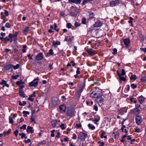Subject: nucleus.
I'll return each instance as SVG.
<instances>
[{
	"mask_svg": "<svg viewBox=\"0 0 146 146\" xmlns=\"http://www.w3.org/2000/svg\"><path fill=\"white\" fill-rule=\"evenodd\" d=\"M103 94L101 91H94L90 94V96L92 98H97L103 96Z\"/></svg>",
	"mask_w": 146,
	"mask_h": 146,
	"instance_id": "obj_1",
	"label": "nucleus"
},
{
	"mask_svg": "<svg viewBox=\"0 0 146 146\" xmlns=\"http://www.w3.org/2000/svg\"><path fill=\"white\" fill-rule=\"evenodd\" d=\"M74 110L73 109L69 108L67 111L66 115L72 117L74 115Z\"/></svg>",
	"mask_w": 146,
	"mask_h": 146,
	"instance_id": "obj_2",
	"label": "nucleus"
},
{
	"mask_svg": "<svg viewBox=\"0 0 146 146\" xmlns=\"http://www.w3.org/2000/svg\"><path fill=\"white\" fill-rule=\"evenodd\" d=\"M135 122L137 125H139L141 124L142 121V117L139 115H137L136 116Z\"/></svg>",
	"mask_w": 146,
	"mask_h": 146,
	"instance_id": "obj_3",
	"label": "nucleus"
},
{
	"mask_svg": "<svg viewBox=\"0 0 146 146\" xmlns=\"http://www.w3.org/2000/svg\"><path fill=\"white\" fill-rule=\"evenodd\" d=\"M38 79V78L36 79H35L32 82H30L29 83V86H33L34 87H36L38 84V81L37 80Z\"/></svg>",
	"mask_w": 146,
	"mask_h": 146,
	"instance_id": "obj_4",
	"label": "nucleus"
},
{
	"mask_svg": "<svg viewBox=\"0 0 146 146\" xmlns=\"http://www.w3.org/2000/svg\"><path fill=\"white\" fill-rule=\"evenodd\" d=\"M87 136V134L84 133H80L78 136V138L82 141H84L85 139L86 138Z\"/></svg>",
	"mask_w": 146,
	"mask_h": 146,
	"instance_id": "obj_5",
	"label": "nucleus"
},
{
	"mask_svg": "<svg viewBox=\"0 0 146 146\" xmlns=\"http://www.w3.org/2000/svg\"><path fill=\"white\" fill-rule=\"evenodd\" d=\"M86 51L91 56L95 55L96 53V51L91 48L88 49Z\"/></svg>",
	"mask_w": 146,
	"mask_h": 146,
	"instance_id": "obj_6",
	"label": "nucleus"
},
{
	"mask_svg": "<svg viewBox=\"0 0 146 146\" xmlns=\"http://www.w3.org/2000/svg\"><path fill=\"white\" fill-rule=\"evenodd\" d=\"M127 108L126 107L121 108L118 110V112L119 114L123 115L124 113L127 112Z\"/></svg>",
	"mask_w": 146,
	"mask_h": 146,
	"instance_id": "obj_7",
	"label": "nucleus"
},
{
	"mask_svg": "<svg viewBox=\"0 0 146 146\" xmlns=\"http://www.w3.org/2000/svg\"><path fill=\"white\" fill-rule=\"evenodd\" d=\"M43 58V55L42 53H40L35 57V59L37 60H42Z\"/></svg>",
	"mask_w": 146,
	"mask_h": 146,
	"instance_id": "obj_8",
	"label": "nucleus"
},
{
	"mask_svg": "<svg viewBox=\"0 0 146 146\" xmlns=\"http://www.w3.org/2000/svg\"><path fill=\"white\" fill-rule=\"evenodd\" d=\"M66 106L65 105L63 104L60 105L59 107V109L61 113H63L65 112Z\"/></svg>",
	"mask_w": 146,
	"mask_h": 146,
	"instance_id": "obj_9",
	"label": "nucleus"
},
{
	"mask_svg": "<svg viewBox=\"0 0 146 146\" xmlns=\"http://www.w3.org/2000/svg\"><path fill=\"white\" fill-rule=\"evenodd\" d=\"M104 98L101 96L100 97L96 98V101L100 105H102L104 102Z\"/></svg>",
	"mask_w": 146,
	"mask_h": 146,
	"instance_id": "obj_10",
	"label": "nucleus"
},
{
	"mask_svg": "<svg viewBox=\"0 0 146 146\" xmlns=\"http://www.w3.org/2000/svg\"><path fill=\"white\" fill-rule=\"evenodd\" d=\"M131 113L135 115L139 114L140 112V110L137 108H135L131 110Z\"/></svg>",
	"mask_w": 146,
	"mask_h": 146,
	"instance_id": "obj_11",
	"label": "nucleus"
},
{
	"mask_svg": "<svg viewBox=\"0 0 146 146\" xmlns=\"http://www.w3.org/2000/svg\"><path fill=\"white\" fill-rule=\"evenodd\" d=\"M119 3L118 1L115 0V1H111L110 2V6L111 7H113L117 5Z\"/></svg>",
	"mask_w": 146,
	"mask_h": 146,
	"instance_id": "obj_12",
	"label": "nucleus"
},
{
	"mask_svg": "<svg viewBox=\"0 0 146 146\" xmlns=\"http://www.w3.org/2000/svg\"><path fill=\"white\" fill-rule=\"evenodd\" d=\"M33 128L32 127L29 126H28L27 127V133H33L34 132V130L33 129Z\"/></svg>",
	"mask_w": 146,
	"mask_h": 146,
	"instance_id": "obj_13",
	"label": "nucleus"
},
{
	"mask_svg": "<svg viewBox=\"0 0 146 146\" xmlns=\"http://www.w3.org/2000/svg\"><path fill=\"white\" fill-rule=\"evenodd\" d=\"M57 120H53L51 121V124L52 127L53 128H55L56 127V125L57 124Z\"/></svg>",
	"mask_w": 146,
	"mask_h": 146,
	"instance_id": "obj_14",
	"label": "nucleus"
},
{
	"mask_svg": "<svg viewBox=\"0 0 146 146\" xmlns=\"http://www.w3.org/2000/svg\"><path fill=\"white\" fill-rule=\"evenodd\" d=\"M102 23L100 21H97L93 25L94 27H98L101 26Z\"/></svg>",
	"mask_w": 146,
	"mask_h": 146,
	"instance_id": "obj_15",
	"label": "nucleus"
},
{
	"mask_svg": "<svg viewBox=\"0 0 146 146\" xmlns=\"http://www.w3.org/2000/svg\"><path fill=\"white\" fill-rule=\"evenodd\" d=\"M68 2L76 4H79L81 3V0H68Z\"/></svg>",
	"mask_w": 146,
	"mask_h": 146,
	"instance_id": "obj_16",
	"label": "nucleus"
},
{
	"mask_svg": "<svg viewBox=\"0 0 146 146\" xmlns=\"http://www.w3.org/2000/svg\"><path fill=\"white\" fill-rule=\"evenodd\" d=\"M83 88L84 87L83 86L78 87L77 89V93L78 94H80L83 90Z\"/></svg>",
	"mask_w": 146,
	"mask_h": 146,
	"instance_id": "obj_17",
	"label": "nucleus"
},
{
	"mask_svg": "<svg viewBox=\"0 0 146 146\" xmlns=\"http://www.w3.org/2000/svg\"><path fill=\"white\" fill-rule=\"evenodd\" d=\"M123 42L127 46L130 43V40L129 38H125L123 40Z\"/></svg>",
	"mask_w": 146,
	"mask_h": 146,
	"instance_id": "obj_18",
	"label": "nucleus"
},
{
	"mask_svg": "<svg viewBox=\"0 0 146 146\" xmlns=\"http://www.w3.org/2000/svg\"><path fill=\"white\" fill-rule=\"evenodd\" d=\"M13 64H9L7 65V66H5L4 67V69L5 70H10L11 69H12Z\"/></svg>",
	"mask_w": 146,
	"mask_h": 146,
	"instance_id": "obj_19",
	"label": "nucleus"
},
{
	"mask_svg": "<svg viewBox=\"0 0 146 146\" xmlns=\"http://www.w3.org/2000/svg\"><path fill=\"white\" fill-rule=\"evenodd\" d=\"M60 42L59 41H57L55 42V41H53L52 42V45L55 47H57V45H60Z\"/></svg>",
	"mask_w": 146,
	"mask_h": 146,
	"instance_id": "obj_20",
	"label": "nucleus"
},
{
	"mask_svg": "<svg viewBox=\"0 0 146 146\" xmlns=\"http://www.w3.org/2000/svg\"><path fill=\"white\" fill-rule=\"evenodd\" d=\"M0 84L1 85H5V86L8 88L9 86V84H7L6 81L4 80H2V82L0 83Z\"/></svg>",
	"mask_w": 146,
	"mask_h": 146,
	"instance_id": "obj_21",
	"label": "nucleus"
},
{
	"mask_svg": "<svg viewBox=\"0 0 146 146\" xmlns=\"http://www.w3.org/2000/svg\"><path fill=\"white\" fill-rule=\"evenodd\" d=\"M29 27H26L23 30V33H24L26 35L28 33V31H29Z\"/></svg>",
	"mask_w": 146,
	"mask_h": 146,
	"instance_id": "obj_22",
	"label": "nucleus"
},
{
	"mask_svg": "<svg viewBox=\"0 0 146 146\" xmlns=\"http://www.w3.org/2000/svg\"><path fill=\"white\" fill-rule=\"evenodd\" d=\"M0 39L2 41H9L10 40L9 38L6 37L5 38H4L3 37H0Z\"/></svg>",
	"mask_w": 146,
	"mask_h": 146,
	"instance_id": "obj_23",
	"label": "nucleus"
},
{
	"mask_svg": "<svg viewBox=\"0 0 146 146\" xmlns=\"http://www.w3.org/2000/svg\"><path fill=\"white\" fill-rule=\"evenodd\" d=\"M19 95L23 97H25L24 93V92L22 90H19Z\"/></svg>",
	"mask_w": 146,
	"mask_h": 146,
	"instance_id": "obj_24",
	"label": "nucleus"
},
{
	"mask_svg": "<svg viewBox=\"0 0 146 146\" xmlns=\"http://www.w3.org/2000/svg\"><path fill=\"white\" fill-rule=\"evenodd\" d=\"M138 100L140 102V103L142 104L144 100V98L142 96H140L138 98Z\"/></svg>",
	"mask_w": 146,
	"mask_h": 146,
	"instance_id": "obj_25",
	"label": "nucleus"
},
{
	"mask_svg": "<svg viewBox=\"0 0 146 146\" xmlns=\"http://www.w3.org/2000/svg\"><path fill=\"white\" fill-rule=\"evenodd\" d=\"M88 126L92 130H94L95 129V127L91 124H89Z\"/></svg>",
	"mask_w": 146,
	"mask_h": 146,
	"instance_id": "obj_26",
	"label": "nucleus"
},
{
	"mask_svg": "<svg viewBox=\"0 0 146 146\" xmlns=\"http://www.w3.org/2000/svg\"><path fill=\"white\" fill-rule=\"evenodd\" d=\"M26 104V102L25 101H23V103H22V102L20 101H19V105L21 106H24Z\"/></svg>",
	"mask_w": 146,
	"mask_h": 146,
	"instance_id": "obj_27",
	"label": "nucleus"
},
{
	"mask_svg": "<svg viewBox=\"0 0 146 146\" xmlns=\"http://www.w3.org/2000/svg\"><path fill=\"white\" fill-rule=\"evenodd\" d=\"M120 75V76H119V80L120 81H124L126 80V78L122 77Z\"/></svg>",
	"mask_w": 146,
	"mask_h": 146,
	"instance_id": "obj_28",
	"label": "nucleus"
},
{
	"mask_svg": "<svg viewBox=\"0 0 146 146\" xmlns=\"http://www.w3.org/2000/svg\"><path fill=\"white\" fill-rule=\"evenodd\" d=\"M19 66V64H17L16 66H14L13 65L12 67L14 70L18 69Z\"/></svg>",
	"mask_w": 146,
	"mask_h": 146,
	"instance_id": "obj_29",
	"label": "nucleus"
},
{
	"mask_svg": "<svg viewBox=\"0 0 146 146\" xmlns=\"http://www.w3.org/2000/svg\"><path fill=\"white\" fill-rule=\"evenodd\" d=\"M23 113L24 114V115L25 117H27V115H29L30 114V113L29 112L26 111H23Z\"/></svg>",
	"mask_w": 146,
	"mask_h": 146,
	"instance_id": "obj_30",
	"label": "nucleus"
},
{
	"mask_svg": "<svg viewBox=\"0 0 146 146\" xmlns=\"http://www.w3.org/2000/svg\"><path fill=\"white\" fill-rule=\"evenodd\" d=\"M141 81L142 82H146V76H144L143 77L141 78V79H140Z\"/></svg>",
	"mask_w": 146,
	"mask_h": 146,
	"instance_id": "obj_31",
	"label": "nucleus"
},
{
	"mask_svg": "<svg viewBox=\"0 0 146 146\" xmlns=\"http://www.w3.org/2000/svg\"><path fill=\"white\" fill-rule=\"evenodd\" d=\"M66 126V125L65 126L64 124L62 123L60 125V127L62 129L64 130L66 128V127H65V126Z\"/></svg>",
	"mask_w": 146,
	"mask_h": 146,
	"instance_id": "obj_32",
	"label": "nucleus"
},
{
	"mask_svg": "<svg viewBox=\"0 0 146 146\" xmlns=\"http://www.w3.org/2000/svg\"><path fill=\"white\" fill-rule=\"evenodd\" d=\"M11 25L10 24V23L8 22H7L6 23L5 25V26L7 28H9L11 27Z\"/></svg>",
	"mask_w": 146,
	"mask_h": 146,
	"instance_id": "obj_33",
	"label": "nucleus"
},
{
	"mask_svg": "<svg viewBox=\"0 0 146 146\" xmlns=\"http://www.w3.org/2000/svg\"><path fill=\"white\" fill-rule=\"evenodd\" d=\"M19 31H17L14 34H13V37L17 38V35H19Z\"/></svg>",
	"mask_w": 146,
	"mask_h": 146,
	"instance_id": "obj_34",
	"label": "nucleus"
},
{
	"mask_svg": "<svg viewBox=\"0 0 146 146\" xmlns=\"http://www.w3.org/2000/svg\"><path fill=\"white\" fill-rule=\"evenodd\" d=\"M19 75H17L16 76L13 75L12 76V78L13 79L16 80L17 78L19 77Z\"/></svg>",
	"mask_w": 146,
	"mask_h": 146,
	"instance_id": "obj_35",
	"label": "nucleus"
},
{
	"mask_svg": "<svg viewBox=\"0 0 146 146\" xmlns=\"http://www.w3.org/2000/svg\"><path fill=\"white\" fill-rule=\"evenodd\" d=\"M137 79V78L136 77L135 75H132L130 77V79H133L134 80H135Z\"/></svg>",
	"mask_w": 146,
	"mask_h": 146,
	"instance_id": "obj_36",
	"label": "nucleus"
},
{
	"mask_svg": "<svg viewBox=\"0 0 146 146\" xmlns=\"http://www.w3.org/2000/svg\"><path fill=\"white\" fill-rule=\"evenodd\" d=\"M89 17L92 19L94 18V14L93 13H90L89 14Z\"/></svg>",
	"mask_w": 146,
	"mask_h": 146,
	"instance_id": "obj_37",
	"label": "nucleus"
},
{
	"mask_svg": "<svg viewBox=\"0 0 146 146\" xmlns=\"http://www.w3.org/2000/svg\"><path fill=\"white\" fill-rule=\"evenodd\" d=\"M66 27L68 29H70L72 27V25L70 23H68L66 24Z\"/></svg>",
	"mask_w": 146,
	"mask_h": 146,
	"instance_id": "obj_38",
	"label": "nucleus"
},
{
	"mask_svg": "<svg viewBox=\"0 0 146 146\" xmlns=\"http://www.w3.org/2000/svg\"><path fill=\"white\" fill-rule=\"evenodd\" d=\"M26 127H27L26 125L25 124H24V125H23V126L20 127V129H23L24 130H25L26 129Z\"/></svg>",
	"mask_w": 146,
	"mask_h": 146,
	"instance_id": "obj_39",
	"label": "nucleus"
},
{
	"mask_svg": "<svg viewBox=\"0 0 146 146\" xmlns=\"http://www.w3.org/2000/svg\"><path fill=\"white\" fill-rule=\"evenodd\" d=\"M131 86L132 88L134 89L137 87V85L134 84H131Z\"/></svg>",
	"mask_w": 146,
	"mask_h": 146,
	"instance_id": "obj_40",
	"label": "nucleus"
},
{
	"mask_svg": "<svg viewBox=\"0 0 146 146\" xmlns=\"http://www.w3.org/2000/svg\"><path fill=\"white\" fill-rule=\"evenodd\" d=\"M9 122L10 123H13V121L12 119V118L11 117V116H9Z\"/></svg>",
	"mask_w": 146,
	"mask_h": 146,
	"instance_id": "obj_41",
	"label": "nucleus"
},
{
	"mask_svg": "<svg viewBox=\"0 0 146 146\" xmlns=\"http://www.w3.org/2000/svg\"><path fill=\"white\" fill-rule=\"evenodd\" d=\"M32 96L30 95L29 97L28 98V100H30L31 101L33 102L34 101V98H32Z\"/></svg>",
	"mask_w": 146,
	"mask_h": 146,
	"instance_id": "obj_42",
	"label": "nucleus"
},
{
	"mask_svg": "<svg viewBox=\"0 0 146 146\" xmlns=\"http://www.w3.org/2000/svg\"><path fill=\"white\" fill-rule=\"evenodd\" d=\"M86 19L85 18H83L82 19V24H86Z\"/></svg>",
	"mask_w": 146,
	"mask_h": 146,
	"instance_id": "obj_43",
	"label": "nucleus"
},
{
	"mask_svg": "<svg viewBox=\"0 0 146 146\" xmlns=\"http://www.w3.org/2000/svg\"><path fill=\"white\" fill-rule=\"evenodd\" d=\"M10 131L9 130H8V131H4L3 132V134L4 135H6V134H9L10 133Z\"/></svg>",
	"mask_w": 146,
	"mask_h": 146,
	"instance_id": "obj_44",
	"label": "nucleus"
},
{
	"mask_svg": "<svg viewBox=\"0 0 146 146\" xmlns=\"http://www.w3.org/2000/svg\"><path fill=\"white\" fill-rule=\"evenodd\" d=\"M80 68L79 67H78L77 68V70H76V74L77 75H78L80 73Z\"/></svg>",
	"mask_w": 146,
	"mask_h": 146,
	"instance_id": "obj_45",
	"label": "nucleus"
},
{
	"mask_svg": "<svg viewBox=\"0 0 146 146\" xmlns=\"http://www.w3.org/2000/svg\"><path fill=\"white\" fill-rule=\"evenodd\" d=\"M54 30H56L57 32H58L59 31V29H56V28L57 27V26L56 25V23H54Z\"/></svg>",
	"mask_w": 146,
	"mask_h": 146,
	"instance_id": "obj_46",
	"label": "nucleus"
},
{
	"mask_svg": "<svg viewBox=\"0 0 146 146\" xmlns=\"http://www.w3.org/2000/svg\"><path fill=\"white\" fill-rule=\"evenodd\" d=\"M125 74V70L124 69H122L121 70V76H123Z\"/></svg>",
	"mask_w": 146,
	"mask_h": 146,
	"instance_id": "obj_47",
	"label": "nucleus"
},
{
	"mask_svg": "<svg viewBox=\"0 0 146 146\" xmlns=\"http://www.w3.org/2000/svg\"><path fill=\"white\" fill-rule=\"evenodd\" d=\"M74 25L76 27H78L80 25V24L78 22H76L75 23Z\"/></svg>",
	"mask_w": 146,
	"mask_h": 146,
	"instance_id": "obj_48",
	"label": "nucleus"
},
{
	"mask_svg": "<svg viewBox=\"0 0 146 146\" xmlns=\"http://www.w3.org/2000/svg\"><path fill=\"white\" fill-rule=\"evenodd\" d=\"M98 143L100 144L99 145V146H103L104 145V143L103 142L98 141Z\"/></svg>",
	"mask_w": 146,
	"mask_h": 146,
	"instance_id": "obj_49",
	"label": "nucleus"
},
{
	"mask_svg": "<svg viewBox=\"0 0 146 146\" xmlns=\"http://www.w3.org/2000/svg\"><path fill=\"white\" fill-rule=\"evenodd\" d=\"M113 54H115L117 53V49L116 48H114L113 50Z\"/></svg>",
	"mask_w": 146,
	"mask_h": 146,
	"instance_id": "obj_50",
	"label": "nucleus"
},
{
	"mask_svg": "<svg viewBox=\"0 0 146 146\" xmlns=\"http://www.w3.org/2000/svg\"><path fill=\"white\" fill-rule=\"evenodd\" d=\"M49 54L51 55H52L53 54V52L52 49H50L49 50Z\"/></svg>",
	"mask_w": 146,
	"mask_h": 146,
	"instance_id": "obj_51",
	"label": "nucleus"
},
{
	"mask_svg": "<svg viewBox=\"0 0 146 146\" xmlns=\"http://www.w3.org/2000/svg\"><path fill=\"white\" fill-rule=\"evenodd\" d=\"M4 11L5 12V16L6 17L8 16L9 15L8 11L6 10H5Z\"/></svg>",
	"mask_w": 146,
	"mask_h": 146,
	"instance_id": "obj_52",
	"label": "nucleus"
},
{
	"mask_svg": "<svg viewBox=\"0 0 146 146\" xmlns=\"http://www.w3.org/2000/svg\"><path fill=\"white\" fill-rule=\"evenodd\" d=\"M100 117L99 116L98 117V118H96L94 119V120H93V121H95L96 122H98L100 119Z\"/></svg>",
	"mask_w": 146,
	"mask_h": 146,
	"instance_id": "obj_53",
	"label": "nucleus"
},
{
	"mask_svg": "<svg viewBox=\"0 0 146 146\" xmlns=\"http://www.w3.org/2000/svg\"><path fill=\"white\" fill-rule=\"evenodd\" d=\"M27 56L29 59L32 60L33 59L32 56H31L30 54H28Z\"/></svg>",
	"mask_w": 146,
	"mask_h": 146,
	"instance_id": "obj_54",
	"label": "nucleus"
},
{
	"mask_svg": "<svg viewBox=\"0 0 146 146\" xmlns=\"http://www.w3.org/2000/svg\"><path fill=\"white\" fill-rule=\"evenodd\" d=\"M40 143L42 145L45 144L46 143V142L45 140H43L41 141Z\"/></svg>",
	"mask_w": 146,
	"mask_h": 146,
	"instance_id": "obj_55",
	"label": "nucleus"
},
{
	"mask_svg": "<svg viewBox=\"0 0 146 146\" xmlns=\"http://www.w3.org/2000/svg\"><path fill=\"white\" fill-rule=\"evenodd\" d=\"M19 131L18 130H16L14 132V134L16 137H17Z\"/></svg>",
	"mask_w": 146,
	"mask_h": 146,
	"instance_id": "obj_56",
	"label": "nucleus"
},
{
	"mask_svg": "<svg viewBox=\"0 0 146 146\" xmlns=\"http://www.w3.org/2000/svg\"><path fill=\"white\" fill-rule=\"evenodd\" d=\"M140 49L141 51H143L145 52L146 53V48H141Z\"/></svg>",
	"mask_w": 146,
	"mask_h": 146,
	"instance_id": "obj_57",
	"label": "nucleus"
},
{
	"mask_svg": "<svg viewBox=\"0 0 146 146\" xmlns=\"http://www.w3.org/2000/svg\"><path fill=\"white\" fill-rule=\"evenodd\" d=\"M81 126V125L80 123H77L76 124V126L78 128L80 127Z\"/></svg>",
	"mask_w": 146,
	"mask_h": 146,
	"instance_id": "obj_58",
	"label": "nucleus"
},
{
	"mask_svg": "<svg viewBox=\"0 0 146 146\" xmlns=\"http://www.w3.org/2000/svg\"><path fill=\"white\" fill-rule=\"evenodd\" d=\"M60 133L59 132L57 133V135L56 136V137L57 138H59L60 137Z\"/></svg>",
	"mask_w": 146,
	"mask_h": 146,
	"instance_id": "obj_59",
	"label": "nucleus"
},
{
	"mask_svg": "<svg viewBox=\"0 0 146 146\" xmlns=\"http://www.w3.org/2000/svg\"><path fill=\"white\" fill-rule=\"evenodd\" d=\"M70 16L74 17L75 15V14L73 12H71L70 13Z\"/></svg>",
	"mask_w": 146,
	"mask_h": 146,
	"instance_id": "obj_60",
	"label": "nucleus"
},
{
	"mask_svg": "<svg viewBox=\"0 0 146 146\" xmlns=\"http://www.w3.org/2000/svg\"><path fill=\"white\" fill-rule=\"evenodd\" d=\"M135 131L137 133H139L141 132L140 131V130L139 128L135 129Z\"/></svg>",
	"mask_w": 146,
	"mask_h": 146,
	"instance_id": "obj_61",
	"label": "nucleus"
},
{
	"mask_svg": "<svg viewBox=\"0 0 146 146\" xmlns=\"http://www.w3.org/2000/svg\"><path fill=\"white\" fill-rule=\"evenodd\" d=\"M16 84L17 85H20L21 84V81H18L16 82Z\"/></svg>",
	"mask_w": 146,
	"mask_h": 146,
	"instance_id": "obj_62",
	"label": "nucleus"
},
{
	"mask_svg": "<svg viewBox=\"0 0 146 146\" xmlns=\"http://www.w3.org/2000/svg\"><path fill=\"white\" fill-rule=\"evenodd\" d=\"M31 140L30 139H28L27 140H25V142L26 143H28L29 142H31Z\"/></svg>",
	"mask_w": 146,
	"mask_h": 146,
	"instance_id": "obj_63",
	"label": "nucleus"
},
{
	"mask_svg": "<svg viewBox=\"0 0 146 146\" xmlns=\"http://www.w3.org/2000/svg\"><path fill=\"white\" fill-rule=\"evenodd\" d=\"M94 110H95L96 111H97L98 110V108L97 106H94Z\"/></svg>",
	"mask_w": 146,
	"mask_h": 146,
	"instance_id": "obj_64",
	"label": "nucleus"
}]
</instances>
